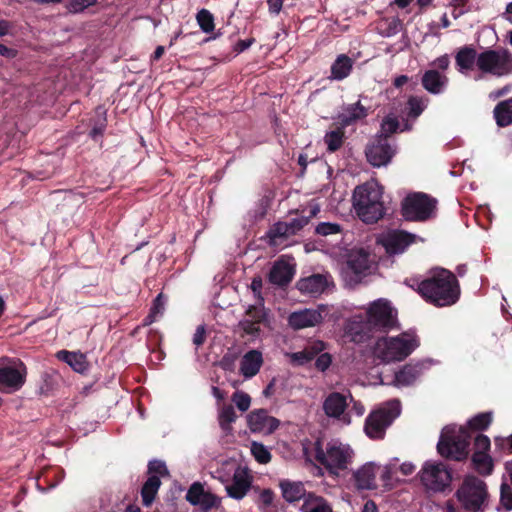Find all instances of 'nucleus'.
<instances>
[{
    "label": "nucleus",
    "instance_id": "obj_1",
    "mask_svg": "<svg viewBox=\"0 0 512 512\" xmlns=\"http://www.w3.org/2000/svg\"><path fill=\"white\" fill-rule=\"evenodd\" d=\"M421 297L436 307H448L458 302L461 289L454 273L435 268L423 279Z\"/></svg>",
    "mask_w": 512,
    "mask_h": 512
},
{
    "label": "nucleus",
    "instance_id": "obj_2",
    "mask_svg": "<svg viewBox=\"0 0 512 512\" xmlns=\"http://www.w3.org/2000/svg\"><path fill=\"white\" fill-rule=\"evenodd\" d=\"M303 450L307 460H314L334 476H338L340 471L348 468L353 456V451L348 445L332 440L324 448L320 438L310 446H305Z\"/></svg>",
    "mask_w": 512,
    "mask_h": 512
},
{
    "label": "nucleus",
    "instance_id": "obj_3",
    "mask_svg": "<svg viewBox=\"0 0 512 512\" xmlns=\"http://www.w3.org/2000/svg\"><path fill=\"white\" fill-rule=\"evenodd\" d=\"M383 190L376 182H366L353 192V207L359 219L366 224L377 223L385 214Z\"/></svg>",
    "mask_w": 512,
    "mask_h": 512
},
{
    "label": "nucleus",
    "instance_id": "obj_4",
    "mask_svg": "<svg viewBox=\"0 0 512 512\" xmlns=\"http://www.w3.org/2000/svg\"><path fill=\"white\" fill-rule=\"evenodd\" d=\"M471 438L472 435L467 428L446 426L441 432L437 451L444 458L462 461L469 454Z\"/></svg>",
    "mask_w": 512,
    "mask_h": 512
},
{
    "label": "nucleus",
    "instance_id": "obj_5",
    "mask_svg": "<svg viewBox=\"0 0 512 512\" xmlns=\"http://www.w3.org/2000/svg\"><path fill=\"white\" fill-rule=\"evenodd\" d=\"M418 345L419 342L415 336L402 333L397 337H383L378 339L374 352L383 362L390 363L404 360Z\"/></svg>",
    "mask_w": 512,
    "mask_h": 512
},
{
    "label": "nucleus",
    "instance_id": "obj_6",
    "mask_svg": "<svg viewBox=\"0 0 512 512\" xmlns=\"http://www.w3.org/2000/svg\"><path fill=\"white\" fill-rule=\"evenodd\" d=\"M401 413V404L397 399L387 402L384 406L372 411L365 420L364 431L373 440L385 437L386 429Z\"/></svg>",
    "mask_w": 512,
    "mask_h": 512
},
{
    "label": "nucleus",
    "instance_id": "obj_7",
    "mask_svg": "<svg viewBox=\"0 0 512 512\" xmlns=\"http://www.w3.org/2000/svg\"><path fill=\"white\" fill-rule=\"evenodd\" d=\"M456 497L466 511L479 512L488 498L487 485L476 476H467L456 491Z\"/></svg>",
    "mask_w": 512,
    "mask_h": 512
},
{
    "label": "nucleus",
    "instance_id": "obj_8",
    "mask_svg": "<svg viewBox=\"0 0 512 512\" xmlns=\"http://www.w3.org/2000/svg\"><path fill=\"white\" fill-rule=\"evenodd\" d=\"M436 204V199L426 193H410L401 203V215L407 221L423 222L432 217Z\"/></svg>",
    "mask_w": 512,
    "mask_h": 512
},
{
    "label": "nucleus",
    "instance_id": "obj_9",
    "mask_svg": "<svg viewBox=\"0 0 512 512\" xmlns=\"http://www.w3.org/2000/svg\"><path fill=\"white\" fill-rule=\"evenodd\" d=\"M373 265L374 260L368 251L363 248L351 249L342 265V274L350 284H359L371 273Z\"/></svg>",
    "mask_w": 512,
    "mask_h": 512
},
{
    "label": "nucleus",
    "instance_id": "obj_10",
    "mask_svg": "<svg viewBox=\"0 0 512 512\" xmlns=\"http://www.w3.org/2000/svg\"><path fill=\"white\" fill-rule=\"evenodd\" d=\"M477 68L496 77L512 74V53L506 48L487 49L478 54Z\"/></svg>",
    "mask_w": 512,
    "mask_h": 512
},
{
    "label": "nucleus",
    "instance_id": "obj_11",
    "mask_svg": "<svg viewBox=\"0 0 512 512\" xmlns=\"http://www.w3.org/2000/svg\"><path fill=\"white\" fill-rule=\"evenodd\" d=\"M365 315L374 333H386L396 324V314L386 299L380 298L369 304Z\"/></svg>",
    "mask_w": 512,
    "mask_h": 512
},
{
    "label": "nucleus",
    "instance_id": "obj_12",
    "mask_svg": "<svg viewBox=\"0 0 512 512\" xmlns=\"http://www.w3.org/2000/svg\"><path fill=\"white\" fill-rule=\"evenodd\" d=\"M420 480L428 489L442 492L450 485L451 473L442 463H426L420 472Z\"/></svg>",
    "mask_w": 512,
    "mask_h": 512
},
{
    "label": "nucleus",
    "instance_id": "obj_13",
    "mask_svg": "<svg viewBox=\"0 0 512 512\" xmlns=\"http://www.w3.org/2000/svg\"><path fill=\"white\" fill-rule=\"evenodd\" d=\"M27 368L19 360H9L8 364L0 367V385L10 391H17L26 381Z\"/></svg>",
    "mask_w": 512,
    "mask_h": 512
},
{
    "label": "nucleus",
    "instance_id": "obj_14",
    "mask_svg": "<svg viewBox=\"0 0 512 512\" xmlns=\"http://www.w3.org/2000/svg\"><path fill=\"white\" fill-rule=\"evenodd\" d=\"M367 161L374 167L386 166L392 160L395 150L386 137H376L365 150Z\"/></svg>",
    "mask_w": 512,
    "mask_h": 512
},
{
    "label": "nucleus",
    "instance_id": "obj_15",
    "mask_svg": "<svg viewBox=\"0 0 512 512\" xmlns=\"http://www.w3.org/2000/svg\"><path fill=\"white\" fill-rule=\"evenodd\" d=\"M344 333L354 343H364L374 335V331L362 313L355 314L346 320Z\"/></svg>",
    "mask_w": 512,
    "mask_h": 512
},
{
    "label": "nucleus",
    "instance_id": "obj_16",
    "mask_svg": "<svg viewBox=\"0 0 512 512\" xmlns=\"http://www.w3.org/2000/svg\"><path fill=\"white\" fill-rule=\"evenodd\" d=\"M416 236L403 230L389 232L383 239L382 245L389 255L402 254L415 242Z\"/></svg>",
    "mask_w": 512,
    "mask_h": 512
},
{
    "label": "nucleus",
    "instance_id": "obj_17",
    "mask_svg": "<svg viewBox=\"0 0 512 512\" xmlns=\"http://www.w3.org/2000/svg\"><path fill=\"white\" fill-rule=\"evenodd\" d=\"M248 426L252 432L273 433L279 427V420L269 416L267 410L251 411L247 417Z\"/></svg>",
    "mask_w": 512,
    "mask_h": 512
},
{
    "label": "nucleus",
    "instance_id": "obj_18",
    "mask_svg": "<svg viewBox=\"0 0 512 512\" xmlns=\"http://www.w3.org/2000/svg\"><path fill=\"white\" fill-rule=\"evenodd\" d=\"M186 500L191 505H199L205 511L215 507L218 503V498L212 493L206 492L200 482H194L189 487Z\"/></svg>",
    "mask_w": 512,
    "mask_h": 512
},
{
    "label": "nucleus",
    "instance_id": "obj_19",
    "mask_svg": "<svg viewBox=\"0 0 512 512\" xmlns=\"http://www.w3.org/2000/svg\"><path fill=\"white\" fill-rule=\"evenodd\" d=\"M294 274V266L280 258L273 263L268 274V280L273 285L284 287L292 281Z\"/></svg>",
    "mask_w": 512,
    "mask_h": 512
},
{
    "label": "nucleus",
    "instance_id": "obj_20",
    "mask_svg": "<svg viewBox=\"0 0 512 512\" xmlns=\"http://www.w3.org/2000/svg\"><path fill=\"white\" fill-rule=\"evenodd\" d=\"M322 320V312L318 309L295 311L288 318L289 325L295 330L314 327L321 323Z\"/></svg>",
    "mask_w": 512,
    "mask_h": 512
},
{
    "label": "nucleus",
    "instance_id": "obj_21",
    "mask_svg": "<svg viewBox=\"0 0 512 512\" xmlns=\"http://www.w3.org/2000/svg\"><path fill=\"white\" fill-rule=\"evenodd\" d=\"M252 479L247 470L238 468L234 472L232 482L226 486L228 495L236 500L245 497L251 487Z\"/></svg>",
    "mask_w": 512,
    "mask_h": 512
},
{
    "label": "nucleus",
    "instance_id": "obj_22",
    "mask_svg": "<svg viewBox=\"0 0 512 512\" xmlns=\"http://www.w3.org/2000/svg\"><path fill=\"white\" fill-rule=\"evenodd\" d=\"M369 115V108L365 107L361 100L353 104L347 105L341 114H339L338 119L340 125L343 127L351 126L357 123L360 120L365 119Z\"/></svg>",
    "mask_w": 512,
    "mask_h": 512
},
{
    "label": "nucleus",
    "instance_id": "obj_23",
    "mask_svg": "<svg viewBox=\"0 0 512 512\" xmlns=\"http://www.w3.org/2000/svg\"><path fill=\"white\" fill-rule=\"evenodd\" d=\"M448 81V77L436 69L425 71L421 78L423 88L434 95L441 94L445 90Z\"/></svg>",
    "mask_w": 512,
    "mask_h": 512
},
{
    "label": "nucleus",
    "instance_id": "obj_24",
    "mask_svg": "<svg viewBox=\"0 0 512 512\" xmlns=\"http://www.w3.org/2000/svg\"><path fill=\"white\" fill-rule=\"evenodd\" d=\"M327 285V279L324 275L313 274L309 277L301 278L297 282L296 287L301 293L315 297L323 293Z\"/></svg>",
    "mask_w": 512,
    "mask_h": 512
},
{
    "label": "nucleus",
    "instance_id": "obj_25",
    "mask_svg": "<svg viewBox=\"0 0 512 512\" xmlns=\"http://www.w3.org/2000/svg\"><path fill=\"white\" fill-rule=\"evenodd\" d=\"M348 406L347 398L340 392H331L323 402L324 413L331 418L339 419Z\"/></svg>",
    "mask_w": 512,
    "mask_h": 512
},
{
    "label": "nucleus",
    "instance_id": "obj_26",
    "mask_svg": "<svg viewBox=\"0 0 512 512\" xmlns=\"http://www.w3.org/2000/svg\"><path fill=\"white\" fill-rule=\"evenodd\" d=\"M262 364V353L258 350H250L241 359L240 373L245 378H252L260 371Z\"/></svg>",
    "mask_w": 512,
    "mask_h": 512
},
{
    "label": "nucleus",
    "instance_id": "obj_27",
    "mask_svg": "<svg viewBox=\"0 0 512 512\" xmlns=\"http://www.w3.org/2000/svg\"><path fill=\"white\" fill-rule=\"evenodd\" d=\"M376 469L373 463H367L354 473L356 486L362 490H371L376 488Z\"/></svg>",
    "mask_w": 512,
    "mask_h": 512
},
{
    "label": "nucleus",
    "instance_id": "obj_28",
    "mask_svg": "<svg viewBox=\"0 0 512 512\" xmlns=\"http://www.w3.org/2000/svg\"><path fill=\"white\" fill-rule=\"evenodd\" d=\"M56 356L59 360L66 362L74 371L78 373H85L89 368L87 357L81 352L60 350L57 352Z\"/></svg>",
    "mask_w": 512,
    "mask_h": 512
},
{
    "label": "nucleus",
    "instance_id": "obj_29",
    "mask_svg": "<svg viewBox=\"0 0 512 512\" xmlns=\"http://www.w3.org/2000/svg\"><path fill=\"white\" fill-rule=\"evenodd\" d=\"M354 61L346 54H340L332 63L330 79L341 81L347 78L353 69Z\"/></svg>",
    "mask_w": 512,
    "mask_h": 512
},
{
    "label": "nucleus",
    "instance_id": "obj_30",
    "mask_svg": "<svg viewBox=\"0 0 512 512\" xmlns=\"http://www.w3.org/2000/svg\"><path fill=\"white\" fill-rule=\"evenodd\" d=\"M424 370V364L417 362L415 364H406L395 374V379L400 385H411L413 384L422 374Z\"/></svg>",
    "mask_w": 512,
    "mask_h": 512
},
{
    "label": "nucleus",
    "instance_id": "obj_31",
    "mask_svg": "<svg viewBox=\"0 0 512 512\" xmlns=\"http://www.w3.org/2000/svg\"><path fill=\"white\" fill-rule=\"evenodd\" d=\"M280 488L283 498L289 503L299 501L302 498L304 499L307 494L301 482L283 480L280 482Z\"/></svg>",
    "mask_w": 512,
    "mask_h": 512
},
{
    "label": "nucleus",
    "instance_id": "obj_32",
    "mask_svg": "<svg viewBox=\"0 0 512 512\" xmlns=\"http://www.w3.org/2000/svg\"><path fill=\"white\" fill-rule=\"evenodd\" d=\"M477 51L472 46H464L459 49L455 56V61L460 71L472 70L474 64L477 65Z\"/></svg>",
    "mask_w": 512,
    "mask_h": 512
},
{
    "label": "nucleus",
    "instance_id": "obj_33",
    "mask_svg": "<svg viewBox=\"0 0 512 512\" xmlns=\"http://www.w3.org/2000/svg\"><path fill=\"white\" fill-rule=\"evenodd\" d=\"M496 124L507 127L512 124V97L499 102L493 110Z\"/></svg>",
    "mask_w": 512,
    "mask_h": 512
},
{
    "label": "nucleus",
    "instance_id": "obj_34",
    "mask_svg": "<svg viewBox=\"0 0 512 512\" xmlns=\"http://www.w3.org/2000/svg\"><path fill=\"white\" fill-rule=\"evenodd\" d=\"M160 486L161 480L159 476L151 475L148 477L141 488V497L144 506L149 507L152 505Z\"/></svg>",
    "mask_w": 512,
    "mask_h": 512
},
{
    "label": "nucleus",
    "instance_id": "obj_35",
    "mask_svg": "<svg viewBox=\"0 0 512 512\" xmlns=\"http://www.w3.org/2000/svg\"><path fill=\"white\" fill-rule=\"evenodd\" d=\"M266 237L268 238V244L270 246H279L282 244L283 240L290 237L286 222L278 221L273 224L267 231Z\"/></svg>",
    "mask_w": 512,
    "mask_h": 512
},
{
    "label": "nucleus",
    "instance_id": "obj_36",
    "mask_svg": "<svg viewBox=\"0 0 512 512\" xmlns=\"http://www.w3.org/2000/svg\"><path fill=\"white\" fill-rule=\"evenodd\" d=\"M342 125L336 129L329 131L324 136V142L327 145V151L330 153L338 151L345 139V131Z\"/></svg>",
    "mask_w": 512,
    "mask_h": 512
},
{
    "label": "nucleus",
    "instance_id": "obj_37",
    "mask_svg": "<svg viewBox=\"0 0 512 512\" xmlns=\"http://www.w3.org/2000/svg\"><path fill=\"white\" fill-rule=\"evenodd\" d=\"M472 462L481 475L487 476L493 471V461L487 453H473Z\"/></svg>",
    "mask_w": 512,
    "mask_h": 512
},
{
    "label": "nucleus",
    "instance_id": "obj_38",
    "mask_svg": "<svg viewBox=\"0 0 512 512\" xmlns=\"http://www.w3.org/2000/svg\"><path fill=\"white\" fill-rule=\"evenodd\" d=\"M237 415L233 406L224 405L219 412L218 421L221 429L228 433L232 430L231 424L236 421Z\"/></svg>",
    "mask_w": 512,
    "mask_h": 512
},
{
    "label": "nucleus",
    "instance_id": "obj_39",
    "mask_svg": "<svg viewBox=\"0 0 512 512\" xmlns=\"http://www.w3.org/2000/svg\"><path fill=\"white\" fill-rule=\"evenodd\" d=\"M426 108V103L423 98L418 96H410L407 105V116L412 119H416L419 117L424 109Z\"/></svg>",
    "mask_w": 512,
    "mask_h": 512
},
{
    "label": "nucleus",
    "instance_id": "obj_40",
    "mask_svg": "<svg viewBox=\"0 0 512 512\" xmlns=\"http://www.w3.org/2000/svg\"><path fill=\"white\" fill-rule=\"evenodd\" d=\"M492 422V413L484 412L475 415L468 421V426L473 431L486 430Z\"/></svg>",
    "mask_w": 512,
    "mask_h": 512
},
{
    "label": "nucleus",
    "instance_id": "obj_41",
    "mask_svg": "<svg viewBox=\"0 0 512 512\" xmlns=\"http://www.w3.org/2000/svg\"><path fill=\"white\" fill-rule=\"evenodd\" d=\"M196 20L200 29L205 33H210L215 28L214 16L209 10L205 8L197 12Z\"/></svg>",
    "mask_w": 512,
    "mask_h": 512
},
{
    "label": "nucleus",
    "instance_id": "obj_42",
    "mask_svg": "<svg viewBox=\"0 0 512 512\" xmlns=\"http://www.w3.org/2000/svg\"><path fill=\"white\" fill-rule=\"evenodd\" d=\"M267 313L262 302L259 305H250L245 312L246 320H251L258 324H263L266 321Z\"/></svg>",
    "mask_w": 512,
    "mask_h": 512
},
{
    "label": "nucleus",
    "instance_id": "obj_43",
    "mask_svg": "<svg viewBox=\"0 0 512 512\" xmlns=\"http://www.w3.org/2000/svg\"><path fill=\"white\" fill-rule=\"evenodd\" d=\"M251 452L255 459L261 464H266L271 460V453L261 443L253 442Z\"/></svg>",
    "mask_w": 512,
    "mask_h": 512
},
{
    "label": "nucleus",
    "instance_id": "obj_44",
    "mask_svg": "<svg viewBox=\"0 0 512 512\" xmlns=\"http://www.w3.org/2000/svg\"><path fill=\"white\" fill-rule=\"evenodd\" d=\"M324 500L325 498L309 492L304 497V501L300 510L301 512H313Z\"/></svg>",
    "mask_w": 512,
    "mask_h": 512
},
{
    "label": "nucleus",
    "instance_id": "obj_45",
    "mask_svg": "<svg viewBox=\"0 0 512 512\" xmlns=\"http://www.w3.org/2000/svg\"><path fill=\"white\" fill-rule=\"evenodd\" d=\"M342 227L340 224L331 222H321L315 228V233L321 236H329L334 234H340Z\"/></svg>",
    "mask_w": 512,
    "mask_h": 512
},
{
    "label": "nucleus",
    "instance_id": "obj_46",
    "mask_svg": "<svg viewBox=\"0 0 512 512\" xmlns=\"http://www.w3.org/2000/svg\"><path fill=\"white\" fill-rule=\"evenodd\" d=\"M399 128V122L394 117H386L381 123V135L378 137L389 138L390 135L395 133Z\"/></svg>",
    "mask_w": 512,
    "mask_h": 512
},
{
    "label": "nucleus",
    "instance_id": "obj_47",
    "mask_svg": "<svg viewBox=\"0 0 512 512\" xmlns=\"http://www.w3.org/2000/svg\"><path fill=\"white\" fill-rule=\"evenodd\" d=\"M309 223V217L299 216L297 218L291 219L289 222H286L287 229L290 236L296 235L299 231H301L307 224Z\"/></svg>",
    "mask_w": 512,
    "mask_h": 512
},
{
    "label": "nucleus",
    "instance_id": "obj_48",
    "mask_svg": "<svg viewBox=\"0 0 512 512\" xmlns=\"http://www.w3.org/2000/svg\"><path fill=\"white\" fill-rule=\"evenodd\" d=\"M232 401L240 411L245 412L250 407L251 397L243 391H236L232 395Z\"/></svg>",
    "mask_w": 512,
    "mask_h": 512
},
{
    "label": "nucleus",
    "instance_id": "obj_49",
    "mask_svg": "<svg viewBox=\"0 0 512 512\" xmlns=\"http://www.w3.org/2000/svg\"><path fill=\"white\" fill-rule=\"evenodd\" d=\"M500 503L507 511L512 510V487L507 483L501 484Z\"/></svg>",
    "mask_w": 512,
    "mask_h": 512
},
{
    "label": "nucleus",
    "instance_id": "obj_50",
    "mask_svg": "<svg viewBox=\"0 0 512 512\" xmlns=\"http://www.w3.org/2000/svg\"><path fill=\"white\" fill-rule=\"evenodd\" d=\"M260 325L261 324L246 319H243L239 322V328L243 331V333L253 337H257L260 334Z\"/></svg>",
    "mask_w": 512,
    "mask_h": 512
},
{
    "label": "nucleus",
    "instance_id": "obj_51",
    "mask_svg": "<svg viewBox=\"0 0 512 512\" xmlns=\"http://www.w3.org/2000/svg\"><path fill=\"white\" fill-rule=\"evenodd\" d=\"M97 0H71L67 8L72 13L83 12L86 8L96 5Z\"/></svg>",
    "mask_w": 512,
    "mask_h": 512
},
{
    "label": "nucleus",
    "instance_id": "obj_52",
    "mask_svg": "<svg viewBox=\"0 0 512 512\" xmlns=\"http://www.w3.org/2000/svg\"><path fill=\"white\" fill-rule=\"evenodd\" d=\"M491 442L488 436L484 434H478L474 438V453H487L490 449Z\"/></svg>",
    "mask_w": 512,
    "mask_h": 512
},
{
    "label": "nucleus",
    "instance_id": "obj_53",
    "mask_svg": "<svg viewBox=\"0 0 512 512\" xmlns=\"http://www.w3.org/2000/svg\"><path fill=\"white\" fill-rule=\"evenodd\" d=\"M107 126V120L106 117L98 119L94 125L91 131L89 132V136L94 140L97 141L98 137H101L106 129Z\"/></svg>",
    "mask_w": 512,
    "mask_h": 512
},
{
    "label": "nucleus",
    "instance_id": "obj_54",
    "mask_svg": "<svg viewBox=\"0 0 512 512\" xmlns=\"http://www.w3.org/2000/svg\"><path fill=\"white\" fill-rule=\"evenodd\" d=\"M148 473L156 474L157 476L168 475V469L164 462L160 460H152L148 464Z\"/></svg>",
    "mask_w": 512,
    "mask_h": 512
},
{
    "label": "nucleus",
    "instance_id": "obj_55",
    "mask_svg": "<svg viewBox=\"0 0 512 512\" xmlns=\"http://www.w3.org/2000/svg\"><path fill=\"white\" fill-rule=\"evenodd\" d=\"M291 362L296 365H305L312 361L310 354L308 353L307 348L302 351L295 352L291 354Z\"/></svg>",
    "mask_w": 512,
    "mask_h": 512
},
{
    "label": "nucleus",
    "instance_id": "obj_56",
    "mask_svg": "<svg viewBox=\"0 0 512 512\" xmlns=\"http://www.w3.org/2000/svg\"><path fill=\"white\" fill-rule=\"evenodd\" d=\"M332 363V357L329 353H322L317 356L315 360V367L317 370L324 372Z\"/></svg>",
    "mask_w": 512,
    "mask_h": 512
},
{
    "label": "nucleus",
    "instance_id": "obj_57",
    "mask_svg": "<svg viewBox=\"0 0 512 512\" xmlns=\"http://www.w3.org/2000/svg\"><path fill=\"white\" fill-rule=\"evenodd\" d=\"M206 340V328L204 325H199L193 335V344L197 347L204 344Z\"/></svg>",
    "mask_w": 512,
    "mask_h": 512
},
{
    "label": "nucleus",
    "instance_id": "obj_58",
    "mask_svg": "<svg viewBox=\"0 0 512 512\" xmlns=\"http://www.w3.org/2000/svg\"><path fill=\"white\" fill-rule=\"evenodd\" d=\"M262 287H263V282H262L261 276H255L252 279L250 288H251L252 292L254 293V295L260 300V302L263 301V298L261 296Z\"/></svg>",
    "mask_w": 512,
    "mask_h": 512
},
{
    "label": "nucleus",
    "instance_id": "obj_59",
    "mask_svg": "<svg viewBox=\"0 0 512 512\" xmlns=\"http://www.w3.org/2000/svg\"><path fill=\"white\" fill-rule=\"evenodd\" d=\"M260 504L263 508L269 507L274 499V493L271 489H264L260 493Z\"/></svg>",
    "mask_w": 512,
    "mask_h": 512
},
{
    "label": "nucleus",
    "instance_id": "obj_60",
    "mask_svg": "<svg viewBox=\"0 0 512 512\" xmlns=\"http://www.w3.org/2000/svg\"><path fill=\"white\" fill-rule=\"evenodd\" d=\"M164 296L162 293L158 294L156 298L153 300V305L150 309L151 312L155 313L156 315L162 314L164 310Z\"/></svg>",
    "mask_w": 512,
    "mask_h": 512
},
{
    "label": "nucleus",
    "instance_id": "obj_61",
    "mask_svg": "<svg viewBox=\"0 0 512 512\" xmlns=\"http://www.w3.org/2000/svg\"><path fill=\"white\" fill-rule=\"evenodd\" d=\"M423 279L420 277H410L405 280V284L415 290L421 296Z\"/></svg>",
    "mask_w": 512,
    "mask_h": 512
},
{
    "label": "nucleus",
    "instance_id": "obj_62",
    "mask_svg": "<svg viewBox=\"0 0 512 512\" xmlns=\"http://www.w3.org/2000/svg\"><path fill=\"white\" fill-rule=\"evenodd\" d=\"M254 42H255L254 38L239 40L234 46V51L236 53H241V52L245 51L246 49H248Z\"/></svg>",
    "mask_w": 512,
    "mask_h": 512
},
{
    "label": "nucleus",
    "instance_id": "obj_63",
    "mask_svg": "<svg viewBox=\"0 0 512 512\" xmlns=\"http://www.w3.org/2000/svg\"><path fill=\"white\" fill-rule=\"evenodd\" d=\"M284 0H267L268 9L271 14H279L282 9Z\"/></svg>",
    "mask_w": 512,
    "mask_h": 512
},
{
    "label": "nucleus",
    "instance_id": "obj_64",
    "mask_svg": "<svg viewBox=\"0 0 512 512\" xmlns=\"http://www.w3.org/2000/svg\"><path fill=\"white\" fill-rule=\"evenodd\" d=\"M18 51L13 48H9L4 44H0V56L6 57L8 59H13L17 56Z\"/></svg>",
    "mask_w": 512,
    "mask_h": 512
}]
</instances>
